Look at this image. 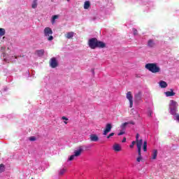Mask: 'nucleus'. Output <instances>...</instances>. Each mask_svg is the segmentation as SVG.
<instances>
[{
  "mask_svg": "<svg viewBox=\"0 0 179 179\" xmlns=\"http://www.w3.org/2000/svg\"><path fill=\"white\" fill-rule=\"evenodd\" d=\"M157 72H160V68L157 67Z\"/></svg>",
  "mask_w": 179,
  "mask_h": 179,
  "instance_id": "38",
  "label": "nucleus"
},
{
  "mask_svg": "<svg viewBox=\"0 0 179 179\" xmlns=\"http://www.w3.org/2000/svg\"><path fill=\"white\" fill-rule=\"evenodd\" d=\"M113 129V126L111 125V124L108 123L106 125L105 129L103 131V135L106 136L108 134V132H111V129Z\"/></svg>",
  "mask_w": 179,
  "mask_h": 179,
  "instance_id": "8",
  "label": "nucleus"
},
{
  "mask_svg": "<svg viewBox=\"0 0 179 179\" xmlns=\"http://www.w3.org/2000/svg\"><path fill=\"white\" fill-rule=\"evenodd\" d=\"M69 1H71V0H67L68 2H69Z\"/></svg>",
  "mask_w": 179,
  "mask_h": 179,
  "instance_id": "43",
  "label": "nucleus"
},
{
  "mask_svg": "<svg viewBox=\"0 0 179 179\" xmlns=\"http://www.w3.org/2000/svg\"><path fill=\"white\" fill-rule=\"evenodd\" d=\"M136 141H139V134H137L136 135Z\"/></svg>",
  "mask_w": 179,
  "mask_h": 179,
  "instance_id": "34",
  "label": "nucleus"
},
{
  "mask_svg": "<svg viewBox=\"0 0 179 179\" xmlns=\"http://www.w3.org/2000/svg\"><path fill=\"white\" fill-rule=\"evenodd\" d=\"M142 149H138V157H142V153L141 152Z\"/></svg>",
  "mask_w": 179,
  "mask_h": 179,
  "instance_id": "30",
  "label": "nucleus"
},
{
  "mask_svg": "<svg viewBox=\"0 0 179 179\" xmlns=\"http://www.w3.org/2000/svg\"><path fill=\"white\" fill-rule=\"evenodd\" d=\"M143 149L144 152H146L148 150V141H144Z\"/></svg>",
  "mask_w": 179,
  "mask_h": 179,
  "instance_id": "20",
  "label": "nucleus"
},
{
  "mask_svg": "<svg viewBox=\"0 0 179 179\" xmlns=\"http://www.w3.org/2000/svg\"><path fill=\"white\" fill-rule=\"evenodd\" d=\"M122 142V143L127 142V138L124 137Z\"/></svg>",
  "mask_w": 179,
  "mask_h": 179,
  "instance_id": "36",
  "label": "nucleus"
},
{
  "mask_svg": "<svg viewBox=\"0 0 179 179\" xmlns=\"http://www.w3.org/2000/svg\"><path fill=\"white\" fill-rule=\"evenodd\" d=\"M66 171V169L63 168V169H60L59 175V176H64V174H65Z\"/></svg>",
  "mask_w": 179,
  "mask_h": 179,
  "instance_id": "22",
  "label": "nucleus"
},
{
  "mask_svg": "<svg viewBox=\"0 0 179 179\" xmlns=\"http://www.w3.org/2000/svg\"><path fill=\"white\" fill-rule=\"evenodd\" d=\"M5 29L0 28V37H2L3 36H5Z\"/></svg>",
  "mask_w": 179,
  "mask_h": 179,
  "instance_id": "24",
  "label": "nucleus"
},
{
  "mask_svg": "<svg viewBox=\"0 0 179 179\" xmlns=\"http://www.w3.org/2000/svg\"><path fill=\"white\" fill-rule=\"evenodd\" d=\"M64 124H68V122H66V121H64Z\"/></svg>",
  "mask_w": 179,
  "mask_h": 179,
  "instance_id": "39",
  "label": "nucleus"
},
{
  "mask_svg": "<svg viewBox=\"0 0 179 179\" xmlns=\"http://www.w3.org/2000/svg\"><path fill=\"white\" fill-rule=\"evenodd\" d=\"M62 120H64L65 121H68L69 119H68L66 117L63 116V117H62Z\"/></svg>",
  "mask_w": 179,
  "mask_h": 179,
  "instance_id": "35",
  "label": "nucleus"
},
{
  "mask_svg": "<svg viewBox=\"0 0 179 179\" xmlns=\"http://www.w3.org/2000/svg\"><path fill=\"white\" fill-rule=\"evenodd\" d=\"M126 97H127V100H129V104H130L129 107H130V108H132V107L134 106V100H133L134 96H132V92H128L127 93Z\"/></svg>",
  "mask_w": 179,
  "mask_h": 179,
  "instance_id": "6",
  "label": "nucleus"
},
{
  "mask_svg": "<svg viewBox=\"0 0 179 179\" xmlns=\"http://www.w3.org/2000/svg\"><path fill=\"white\" fill-rule=\"evenodd\" d=\"M124 134H125V131H120L117 135L118 136H120V135H124Z\"/></svg>",
  "mask_w": 179,
  "mask_h": 179,
  "instance_id": "33",
  "label": "nucleus"
},
{
  "mask_svg": "<svg viewBox=\"0 0 179 179\" xmlns=\"http://www.w3.org/2000/svg\"><path fill=\"white\" fill-rule=\"evenodd\" d=\"M90 8V1H86L84 3V9H89Z\"/></svg>",
  "mask_w": 179,
  "mask_h": 179,
  "instance_id": "17",
  "label": "nucleus"
},
{
  "mask_svg": "<svg viewBox=\"0 0 179 179\" xmlns=\"http://www.w3.org/2000/svg\"><path fill=\"white\" fill-rule=\"evenodd\" d=\"M177 101H174V100H171V103L169 104V108L171 110V114L172 115H177Z\"/></svg>",
  "mask_w": 179,
  "mask_h": 179,
  "instance_id": "4",
  "label": "nucleus"
},
{
  "mask_svg": "<svg viewBox=\"0 0 179 179\" xmlns=\"http://www.w3.org/2000/svg\"><path fill=\"white\" fill-rule=\"evenodd\" d=\"M59 17V15H53L52 18V24H54V23H55V20L58 19Z\"/></svg>",
  "mask_w": 179,
  "mask_h": 179,
  "instance_id": "23",
  "label": "nucleus"
},
{
  "mask_svg": "<svg viewBox=\"0 0 179 179\" xmlns=\"http://www.w3.org/2000/svg\"><path fill=\"white\" fill-rule=\"evenodd\" d=\"M142 160H143V158L142 157H138L136 158L137 163H141V162H142Z\"/></svg>",
  "mask_w": 179,
  "mask_h": 179,
  "instance_id": "28",
  "label": "nucleus"
},
{
  "mask_svg": "<svg viewBox=\"0 0 179 179\" xmlns=\"http://www.w3.org/2000/svg\"><path fill=\"white\" fill-rule=\"evenodd\" d=\"M142 96V94L141 92H138L137 94H136L134 96L136 100H137L138 101H139V100H141V97Z\"/></svg>",
  "mask_w": 179,
  "mask_h": 179,
  "instance_id": "21",
  "label": "nucleus"
},
{
  "mask_svg": "<svg viewBox=\"0 0 179 179\" xmlns=\"http://www.w3.org/2000/svg\"><path fill=\"white\" fill-rule=\"evenodd\" d=\"M129 124H131V125H135V122L134 121H130V122H124L123 124H122L121 125V128L122 129H124L125 128V127H127V125H129Z\"/></svg>",
  "mask_w": 179,
  "mask_h": 179,
  "instance_id": "12",
  "label": "nucleus"
},
{
  "mask_svg": "<svg viewBox=\"0 0 179 179\" xmlns=\"http://www.w3.org/2000/svg\"><path fill=\"white\" fill-rule=\"evenodd\" d=\"M135 143H136V142L132 141L131 144L129 145V148H134V146H135Z\"/></svg>",
  "mask_w": 179,
  "mask_h": 179,
  "instance_id": "31",
  "label": "nucleus"
},
{
  "mask_svg": "<svg viewBox=\"0 0 179 179\" xmlns=\"http://www.w3.org/2000/svg\"><path fill=\"white\" fill-rule=\"evenodd\" d=\"M113 150H115V152H121V146L118 144H115L113 145Z\"/></svg>",
  "mask_w": 179,
  "mask_h": 179,
  "instance_id": "14",
  "label": "nucleus"
},
{
  "mask_svg": "<svg viewBox=\"0 0 179 179\" xmlns=\"http://www.w3.org/2000/svg\"><path fill=\"white\" fill-rule=\"evenodd\" d=\"M38 0H34L32 2V5H31V8L33 9H36V8H37V2Z\"/></svg>",
  "mask_w": 179,
  "mask_h": 179,
  "instance_id": "19",
  "label": "nucleus"
},
{
  "mask_svg": "<svg viewBox=\"0 0 179 179\" xmlns=\"http://www.w3.org/2000/svg\"><path fill=\"white\" fill-rule=\"evenodd\" d=\"M150 115H152V113H150Z\"/></svg>",
  "mask_w": 179,
  "mask_h": 179,
  "instance_id": "41",
  "label": "nucleus"
},
{
  "mask_svg": "<svg viewBox=\"0 0 179 179\" xmlns=\"http://www.w3.org/2000/svg\"><path fill=\"white\" fill-rule=\"evenodd\" d=\"M134 36H138V30L135 28L132 29Z\"/></svg>",
  "mask_w": 179,
  "mask_h": 179,
  "instance_id": "27",
  "label": "nucleus"
},
{
  "mask_svg": "<svg viewBox=\"0 0 179 179\" xmlns=\"http://www.w3.org/2000/svg\"><path fill=\"white\" fill-rule=\"evenodd\" d=\"M36 52L38 57H43L44 55V50L43 49L36 50Z\"/></svg>",
  "mask_w": 179,
  "mask_h": 179,
  "instance_id": "16",
  "label": "nucleus"
},
{
  "mask_svg": "<svg viewBox=\"0 0 179 179\" xmlns=\"http://www.w3.org/2000/svg\"><path fill=\"white\" fill-rule=\"evenodd\" d=\"M166 97H171V96H176V92H174V90L173 89H171V91H168L164 92Z\"/></svg>",
  "mask_w": 179,
  "mask_h": 179,
  "instance_id": "10",
  "label": "nucleus"
},
{
  "mask_svg": "<svg viewBox=\"0 0 179 179\" xmlns=\"http://www.w3.org/2000/svg\"><path fill=\"white\" fill-rule=\"evenodd\" d=\"M148 46L149 47H155V43H153L152 40H149L148 41Z\"/></svg>",
  "mask_w": 179,
  "mask_h": 179,
  "instance_id": "26",
  "label": "nucleus"
},
{
  "mask_svg": "<svg viewBox=\"0 0 179 179\" xmlns=\"http://www.w3.org/2000/svg\"><path fill=\"white\" fill-rule=\"evenodd\" d=\"M159 87L161 89H166V87H167L168 84L166 82L164 81V80H161L159 83Z\"/></svg>",
  "mask_w": 179,
  "mask_h": 179,
  "instance_id": "11",
  "label": "nucleus"
},
{
  "mask_svg": "<svg viewBox=\"0 0 179 179\" xmlns=\"http://www.w3.org/2000/svg\"><path fill=\"white\" fill-rule=\"evenodd\" d=\"M49 64L51 68H57V66H58V61H57V58L52 57L50 59Z\"/></svg>",
  "mask_w": 179,
  "mask_h": 179,
  "instance_id": "7",
  "label": "nucleus"
},
{
  "mask_svg": "<svg viewBox=\"0 0 179 179\" xmlns=\"http://www.w3.org/2000/svg\"><path fill=\"white\" fill-rule=\"evenodd\" d=\"M157 157V150H154L152 155V160H155Z\"/></svg>",
  "mask_w": 179,
  "mask_h": 179,
  "instance_id": "18",
  "label": "nucleus"
},
{
  "mask_svg": "<svg viewBox=\"0 0 179 179\" xmlns=\"http://www.w3.org/2000/svg\"><path fill=\"white\" fill-rule=\"evenodd\" d=\"M29 141H31V142H34V141H36V137L35 136H31L29 138Z\"/></svg>",
  "mask_w": 179,
  "mask_h": 179,
  "instance_id": "29",
  "label": "nucleus"
},
{
  "mask_svg": "<svg viewBox=\"0 0 179 179\" xmlns=\"http://www.w3.org/2000/svg\"><path fill=\"white\" fill-rule=\"evenodd\" d=\"M176 118L177 121L179 122V115H176Z\"/></svg>",
  "mask_w": 179,
  "mask_h": 179,
  "instance_id": "37",
  "label": "nucleus"
},
{
  "mask_svg": "<svg viewBox=\"0 0 179 179\" xmlns=\"http://www.w3.org/2000/svg\"><path fill=\"white\" fill-rule=\"evenodd\" d=\"M74 33L73 31L67 32L66 34H65V37L66 38H72L73 37Z\"/></svg>",
  "mask_w": 179,
  "mask_h": 179,
  "instance_id": "15",
  "label": "nucleus"
},
{
  "mask_svg": "<svg viewBox=\"0 0 179 179\" xmlns=\"http://www.w3.org/2000/svg\"><path fill=\"white\" fill-rule=\"evenodd\" d=\"M15 58L16 59V58H17V57L15 56Z\"/></svg>",
  "mask_w": 179,
  "mask_h": 179,
  "instance_id": "42",
  "label": "nucleus"
},
{
  "mask_svg": "<svg viewBox=\"0 0 179 179\" xmlns=\"http://www.w3.org/2000/svg\"><path fill=\"white\" fill-rule=\"evenodd\" d=\"M5 171V165L3 164H0V173H3Z\"/></svg>",
  "mask_w": 179,
  "mask_h": 179,
  "instance_id": "25",
  "label": "nucleus"
},
{
  "mask_svg": "<svg viewBox=\"0 0 179 179\" xmlns=\"http://www.w3.org/2000/svg\"><path fill=\"white\" fill-rule=\"evenodd\" d=\"M88 45L92 50L96 48H106L104 42L97 40L96 38H92L88 41Z\"/></svg>",
  "mask_w": 179,
  "mask_h": 179,
  "instance_id": "1",
  "label": "nucleus"
},
{
  "mask_svg": "<svg viewBox=\"0 0 179 179\" xmlns=\"http://www.w3.org/2000/svg\"><path fill=\"white\" fill-rule=\"evenodd\" d=\"M43 34L45 37H47L48 41H52L54 40V36H52V29L50 27H45L43 30Z\"/></svg>",
  "mask_w": 179,
  "mask_h": 179,
  "instance_id": "2",
  "label": "nucleus"
},
{
  "mask_svg": "<svg viewBox=\"0 0 179 179\" xmlns=\"http://www.w3.org/2000/svg\"><path fill=\"white\" fill-rule=\"evenodd\" d=\"M137 145V149H142V143H143V141L142 139L136 141Z\"/></svg>",
  "mask_w": 179,
  "mask_h": 179,
  "instance_id": "13",
  "label": "nucleus"
},
{
  "mask_svg": "<svg viewBox=\"0 0 179 179\" xmlns=\"http://www.w3.org/2000/svg\"><path fill=\"white\" fill-rule=\"evenodd\" d=\"M145 69L152 73H157V64L156 63H148L145 66Z\"/></svg>",
  "mask_w": 179,
  "mask_h": 179,
  "instance_id": "3",
  "label": "nucleus"
},
{
  "mask_svg": "<svg viewBox=\"0 0 179 179\" xmlns=\"http://www.w3.org/2000/svg\"><path fill=\"white\" fill-rule=\"evenodd\" d=\"M90 140L91 142H97L99 141V136L96 134L90 135Z\"/></svg>",
  "mask_w": 179,
  "mask_h": 179,
  "instance_id": "9",
  "label": "nucleus"
},
{
  "mask_svg": "<svg viewBox=\"0 0 179 179\" xmlns=\"http://www.w3.org/2000/svg\"><path fill=\"white\" fill-rule=\"evenodd\" d=\"M111 136H114V133H110L108 136H107V139H110L111 138Z\"/></svg>",
  "mask_w": 179,
  "mask_h": 179,
  "instance_id": "32",
  "label": "nucleus"
},
{
  "mask_svg": "<svg viewBox=\"0 0 179 179\" xmlns=\"http://www.w3.org/2000/svg\"><path fill=\"white\" fill-rule=\"evenodd\" d=\"M1 50H5V48H3V47H1Z\"/></svg>",
  "mask_w": 179,
  "mask_h": 179,
  "instance_id": "40",
  "label": "nucleus"
},
{
  "mask_svg": "<svg viewBox=\"0 0 179 179\" xmlns=\"http://www.w3.org/2000/svg\"><path fill=\"white\" fill-rule=\"evenodd\" d=\"M82 152H83V146L78 147V150L74 151V155H71L69 157V160L70 162H72V160H73L75 157H79V156L82 155Z\"/></svg>",
  "mask_w": 179,
  "mask_h": 179,
  "instance_id": "5",
  "label": "nucleus"
}]
</instances>
